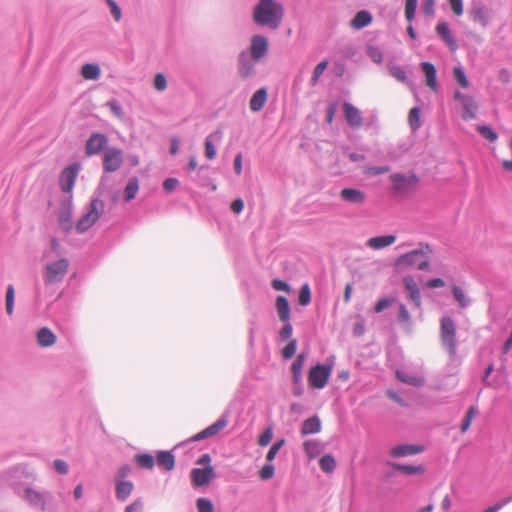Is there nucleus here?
<instances>
[{"mask_svg":"<svg viewBox=\"0 0 512 512\" xmlns=\"http://www.w3.org/2000/svg\"><path fill=\"white\" fill-rule=\"evenodd\" d=\"M285 10L282 3L276 0H259L254 6L252 18L256 25L277 30L284 18Z\"/></svg>","mask_w":512,"mask_h":512,"instance_id":"1","label":"nucleus"},{"mask_svg":"<svg viewBox=\"0 0 512 512\" xmlns=\"http://www.w3.org/2000/svg\"><path fill=\"white\" fill-rule=\"evenodd\" d=\"M431 253L432 248L430 245L420 244L418 249L399 256L394 262V269L399 273L404 272L411 267H415L418 270H426L430 265L429 255Z\"/></svg>","mask_w":512,"mask_h":512,"instance_id":"2","label":"nucleus"},{"mask_svg":"<svg viewBox=\"0 0 512 512\" xmlns=\"http://www.w3.org/2000/svg\"><path fill=\"white\" fill-rule=\"evenodd\" d=\"M104 213V202L99 198H94L85 207L81 216L75 223L77 233H84L92 228Z\"/></svg>","mask_w":512,"mask_h":512,"instance_id":"3","label":"nucleus"},{"mask_svg":"<svg viewBox=\"0 0 512 512\" xmlns=\"http://www.w3.org/2000/svg\"><path fill=\"white\" fill-rule=\"evenodd\" d=\"M440 339L442 346L450 356L456 354V327L450 317H443L441 320Z\"/></svg>","mask_w":512,"mask_h":512,"instance_id":"4","label":"nucleus"},{"mask_svg":"<svg viewBox=\"0 0 512 512\" xmlns=\"http://www.w3.org/2000/svg\"><path fill=\"white\" fill-rule=\"evenodd\" d=\"M69 261L65 258L59 259L45 266L44 279L47 284L61 282L68 272Z\"/></svg>","mask_w":512,"mask_h":512,"instance_id":"5","label":"nucleus"},{"mask_svg":"<svg viewBox=\"0 0 512 512\" xmlns=\"http://www.w3.org/2000/svg\"><path fill=\"white\" fill-rule=\"evenodd\" d=\"M331 374V368L318 364L312 367L308 374V382L311 388L323 389L328 383Z\"/></svg>","mask_w":512,"mask_h":512,"instance_id":"6","label":"nucleus"},{"mask_svg":"<svg viewBox=\"0 0 512 512\" xmlns=\"http://www.w3.org/2000/svg\"><path fill=\"white\" fill-rule=\"evenodd\" d=\"M108 137L100 132H93L86 140L85 154L89 157L104 153L108 148Z\"/></svg>","mask_w":512,"mask_h":512,"instance_id":"7","label":"nucleus"},{"mask_svg":"<svg viewBox=\"0 0 512 512\" xmlns=\"http://www.w3.org/2000/svg\"><path fill=\"white\" fill-rule=\"evenodd\" d=\"M123 163V152L116 147H109L103 153V170L107 173L117 171Z\"/></svg>","mask_w":512,"mask_h":512,"instance_id":"8","label":"nucleus"},{"mask_svg":"<svg viewBox=\"0 0 512 512\" xmlns=\"http://www.w3.org/2000/svg\"><path fill=\"white\" fill-rule=\"evenodd\" d=\"M390 180L393 184L395 192H403L405 190L414 189L418 182V176L409 172L407 174L404 173H394L390 175Z\"/></svg>","mask_w":512,"mask_h":512,"instance_id":"9","label":"nucleus"},{"mask_svg":"<svg viewBox=\"0 0 512 512\" xmlns=\"http://www.w3.org/2000/svg\"><path fill=\"white\" fill-rule=\"evenodd\" d=\"M258 60H254L249 53L244 50L241 51L237 61V73L240 78L248 79L255 75V63Z\"/></svg>","mask_w":512,"mask_h":512,"instance_id":"10","label":"nucleus"},{"mask_svg":"<svg viewBox=\"0 0 512 512\" xmlns=\"http://www.w3.org/2000/svg\"><path fill=\"white\" fill-rule=\"evenodd\" d=\"M80 171V164L74 163L64 168L59 177V184L62 192H71L77 175Z\"/></svg>","mask_w":512,"mask_h":512,"instance_id":"11","label":"nucleus"},{"mask_svg":"<svg viewBox=\"0 0 512 512\" xmlns=\"http://www.w3.org/2000/svg\"><path fill=\"white\" fill-rule=\"evenodd\" d=\"M268 50V40L265 36L256 34L251 37L248 53L254 60L259 61L261 58L265 57L268 53Z\"/></svg>","mask_w":512,"mask_h":512,"instance_id":"12","label":"nucleus"},{"mask_svg":"<svg viewBox=\"0 0 512 512\" xmlns=\"http://www.w3.org/2000/svg\"><path fill=\"white\" fill-rule=\"evenodd\" d=\"M215 478L213 467L194 468L191 471V482L194 487L208 485Z\"/></svg>","mask_w":512,"mask_h":512,"instance_id":"13","label":"nucleus"},{"mask_svg":"<svg viewBox=\"0 0 512 512\" xmlns=\"http://www.w3.org/2000/svg\"><path fill=\"white\" fill-rule=\"evenodd\" d=\"M437 36L447 45L451 51H455L458 48L456 38L453 36L449 24L446 21H439L435 27Z\"/></svg>","mask_w":512,"mask_h":512,"instance_id":"14","label":"nucleus"},{"mask_svg":"<svg viewBox=\"0 0 512 512\" xmlns=\"http://www.w3.org/2000/svg\"><path fill=\"white\" fill-rule=\"evenodd\" d=\"M58 224L64 232L75 230V223L72 219V204L70 201L63 204L58 215Z\"/></svg>","mask_w":512,"mask_h":512,"instance_id":"15","label":"nucleus"},{"mask_svg":"<svg viewBox=\"0 0 512 512\" xmlns=\"http://www.w3.org/2000/svg\"><path fill=\"white\" fill-rule=\"evenodd\" d=\"M342 108L347 124L354 129L360 128L363 121L359 109L349 102H344Z\"/></svg>","mask_w":512,"mask_h":512,"instance_id":"16","label":"nucleus"},{"mask_svg":"<svg viewBox=\"0 0 512 512\" xmlns=\"http://www.w3.org/2000/svg\"><path fill=\"white\" fill-rule=\"evenodd\" d=\"M228 424L227 419L220 418L215 423L195 434L191 439L193 441H200L206 438H210L219 433L222 429H224Z\"/></svg>","mask_w":512,"mask_h":512,"instance_id":"17","label":"nucleus"},{"mask_svg":"<svg viewBox=\"0 0 512 512\" xmlns=\"http://www.w3.org/2000/svg\"><path fill=\"white\" fill-rule=\"evenodd\" d=\"M424 451V447L415 444H401L390 450V455L395 458H401L416 455Z\"/></svg>","mask_w":512,"mask_h":512,"instance_id":"18","label":"nucleus"},{"mask_svg":"<svg viewBox=\"0 0 512 512\" xmlns=\"http://www.w3.org/2000/svg\"><path fill=\"white\" fill-rule=\"evenodd\" d=\"M396 377L399 381L415 387L423 386L425 383L424 377L417 373H411L406 370H397Z\"/></svg>","mask_w":512,"mask_h":512,"instance_id":"19","label":"nucleus"},{"mask_svg":"<svg viewBox=\"0 0 512 512\" xmlns=\"http://www.w3.org/2000/svg\"><path fill=\"white\" fill-rule=\"evenodd\" d=\"M396 241L395 235H381L368 239L366 245L373 250H380L391 246Z\"/></svg>","mask_w":512,"mask_h":512,"instance_id":"20","label":"nucleus"},{"mask_svg":"<svg viewBox=\"0 0 512 512\" xmlns=\"http://www.w3.org/2000/svg\"><path fill=\"white\" fill-rule=\"evenodd\" d=\"M421 70L424 73L426 77V85L436 91L437 90V71L431 62H422L421 63Z\"/></svg>","mask_w":512,"mask_h":512,"instance_id":"21","label":"nucleus"},{"mask_svg":"<svg viewBox=\"0 0 512 512\" xmlns=\"http://www.w3.org/2000/svg\"><path fill=\"white\" fill-rule=\"evenodd\" d=\"M116 498L119 501H126L134 490V484L131 481L116 479Z\"/></svg>","mask_w":512,"mask_h":512,"instance_id":"22","label":"nucleus"},{"mask_svg":"<svg viewBox=\"0 0 512 512\" xmlns=\"http://www.w3.org/2000/svg\"><path fill=\"white\" fill-rule=\"evenodd\" d=\"M404 286L406 290L409 292L410 299L414 302L415 306L420 307L421 305V296L419 288L414 281L413 277L407 276L403 279Z\"/></svg>","mask_w":512,"mask_h":512,"instance_id":"23","label":"nucleus"},{"mask_svg":"<svg viewBox=\"0 0 512 512\" xmlns=\"http://www.w3.org/2000/svg\"><path fill=\"white\" fill-rule=\"evenodd\" d=\"M372 15L367 10H361L356 13L354 18L351 20V27L360 30L366 26H368L372 22Z\"/></svg>","mask_w":512,"mask_h":512,"instance_id":"24","label":"nucleus"},{"mask_svg":"<svg viewBox=\"0 0 512 512\" xmlns=\"http://www.w3.org/2000/svg\"><path fill=\"white\" fill-rule=\"evenodd\" d=\"M267 100V91L265 88L258 89L251 97L250 99V109L253 112L260 111L263 106L265 105V102Z\"/></svg>","mask_w":512,"mask_h":512,"instance_id":"25","label":"nucleus"},{"mask_svg":"<svg viewBox=\"0 0 512 512\" xmlns=\"http://www.w3.org/2000/svg\"><path fill=\"white\" fill-rule=\"evenodd\" d=\"M472 18L483 27H486L490 20V11L484 5H477L472 8Z\"/></svg>","mask_w":512,"mask_h":512,"instance_id":"26","label":"nucleus"},{"mask_svg":"<svg viewBox=\"0 0 512 512\" xmlns=\"http://www.w3.org/2000/svg\"><path fill=\"white\" fill-rule=\"evenodd\" d=\"M275 306L279 319L282 322H288L290 320V306L286 297L278 296L276 298Z\"/></svg>","mask_w":512,"mask_h":512,"instance_id":"27","label":"nucleus"},{"mask_svg":"<svg viewBox=\"0 0 512 512\" xmlns=\"http://www.w3.org/2000/svg\"><path fill=\"white\" fill-rule=\"evenodd\" d=\"M37 342L41 347H50L55 344L56 336L50 329L44 327L37 332Z\"/></svg>","mask_w":512,"mask_h":512,"instance_id":"28","label":"nucleus"},{"mask_svg":"<svg viewBox=\"0 0 512 512\" xmlns=\"http://www.w3.org/2000/svg\"><path fill=\"white\" fill-rule=\"evenodd\" d=\"M321 430V422L317 416H312L306 419L301 428V433L303 435L315 434L320 432Z\"/></svg>","mask_w":512,"mask_h":512,"instance_id":"29","label":"nucleus"},{"mask_svg":"<svg viewBox=\"0 0 512 512\" xmlns=\"http://www.w3.org/2000/svg\"><path fill=\"white\" fill-rule=\"evenodd\" d=\"M157 463L167 471H171L175 466V457L171 452L160 451L157 454Z\"/></svg>","mask_w":512,"mask_h":512,"instance_id":"30","label":"nucleus"},{"mask_svg":"<svg viewBox=\"0 0 512 512\" xmlns=\"http://www.w3.org/2000/svg\"><path fill=\"white\" fill-rule=\"evenodd\" d=\"M478 109L477 103L474 101L472 97H469L468 100L462 103V118L464 120H472L476 117V112Z\"/></svg>","mask_w":512,"mask_h":512,"instance_id":"31","label":"nucleus"},{"mask_svg":"<svg viewBox=\"0 0 512 512\" xmlns=\"http://www.w3.org/2000/svg\"><path fill=\"white\" fill-rule=\"evenodd\" d=\"M25 494L26 499L29 501L30 504L39 508L40 510H45L46 501L41 493L34 491L32 489H26Z\"/></svg>","mask_w":512,"mask_h":512,"instance_id":"32","label":"nucleus"},{"mask_svg":"<svg viewBox=\"0 0 512 512\" xmlns=\"http://www.w3.org/2000/svg\"><path fill=\"white\" fill-rule=\"evenodd\" d=\"M81 75L86 80H97L101 71L97 64L86 63L81 68Z\"/></svg>","mask_w":512,"mask_h":512,"instance_id":"33","label":"nucleus"},{"mask_svg":"<svg viewBox=\"0 0 512 512\" xmlns=\"http://www.w3.org/2000/svg\"><path fill=\"white\" fill-rule=\"evenodd\" d=\"M392 467L399 471V472H402L406 475H417V474H423L424 473V467L419 465V466H413V465H404V464H398V463H395V464H392Z\"/></svg>","mask_w":512,"mask_h":512,"instance_id":"34","label":"nucleus"},{"mask_svg":"<svg viewBox=\"0 0 512 512\" xmlns=\"http://www.w3.org/2000/svg\"><path fill=\"white\" fill-rule=\"evenodd\" d=\"M305 357L303 354L298 355L296 360L291 365L294 383H298L301 380L302 368L304 365Z\"/></svg>","mask_w":512,"mask_h":512,"instance_id":"35","label":"nucleus"},{"mask_svg":"<svg viewBox=\"0 0 512 512\" xmlns=\"http://www.w3.org/2000/svg\"><path fill=\"white\" fill-rule=\"evenodd\" d=\"M319 466L324 472L331 473L336 468V460L331 455H324L319 460Z\"/></svg>","mask_w":512,"mask_h":512,"instance_id":"36","label":"nucleus"},{"mask_svg":"<svg viewBox=\"0 0 512 512\" xmlns=\"http://www.w3.org/2000/svg\"><path fill=\"white\" fill-rule=\"evenodd\" d=\"M476 130L483 138L489 140L490 142H494L498 138V134L489 125H478Z\"/></svg>","mask_w":512,"mask_h":512,"instance_id":"37","label":"nucleus"},{"mask_svg":"<svg viewBox=\"0 0 512 512\" xmlns=\"http://www.w3.org/2000/svg\"><path fill=\"white\" fill-rule=\"evenodd\" d=\"M453 75L457 83L464 89L469 87V80L465 74L464 69L461 66H456L453 69Z\"/></svg>","mask_w":512,"mask_h":512,"instance_id":"38","label":"nucleus"},{"mask_svg":"<svg viewBox=\"0 0 512 512\" xmlns=\"http://www.w3.org/2000/svg\"><path fill=\"white\" fill-rule=\"evenodd\" d=\"M409 125L412 131H416L420 126V108L413 107L409 112Z\"/></svg>","mask_w":512,"mask_h":512,"instance_id":"39","label":"nucleus"},{"mask_svg":"<svg viewBox=\"0 0 512 512\" xmlns=\"http://www.w3.org/2000/svg\"><path fill=\"white\" fill-rule=\"evenodd\" d=\"M327 66H328V61L327 60H323V61L319 62L316 65V67L313 70L312 77H311V84L313 86L318 83L319 78L324 73V71L326 70Z\"/></svg>","mask_w":512,"mask_h":512,"instance_id":"40","label":"nucleus"},{"mask_svg":"<svg viewBox=\"0 0 512 512\" xmlns=\"http://www.w3.org/2000/svg\"><path fill=\"white\" fill-rule=\"evenodd\" d=\"M311 301V291L308 284H304L299 292L298 303L301 306H307Z\"/></svg>","mask_w":512,"mask_h":512,"instance_id":"41","label":"nucleus"},{"mask_svg":"<svg viewBox=\"0 0 512 512\" xmlns=\"http://www.w3.org/2000/svg\"><path fill=\"white\" fill-rule=\"evenodd\" d=\"M137 464L142 468L151 469L154 466V457L150 454H140L136 456Z\"/></svg>","mask_w":512,"mask_h":512,"instance_id":"42","label":"nucleus"},{"mask_svg":"<svg viewBox=\"0 0 512 512\" xmlns=\"http://www.w3.org/2000/svg\"><path fill=\"white\" fill-rule=\"evenodd\" d=\"M389 73L391 76H393L395 79H397L399 82H406L407 76L405 70L399 66V65H390L389 66Z\"/></svg>","mask_w":512,"mask_h":512,"instance_id":"43","label":"nucleus"},{"mask_svg":"<svg viewBox=\"0 0 512 512\" xmlns=\"http://www.w3.org/2000/svg\"><path fill=\"white\" fill-rule=\"evenodd\" d=\"M452 293H453L454 298L456 299V301L459 303V305L462 308H465L468 306L469 300L466 297L464 291L460 287L453 286Z\"/></svg>","mask_w":512,"mask_h":512,"instance_id":"44","label":"nucleus"},{"mask_svg":"<svg viewBox=\"0 0 512 512\" xmlns=\"http://www.w3.org/2000/svg\"><path fill=\"white\" fill-rule=\"evenodd\" d=\"M213 137H214V135L210 134L205 139V156L209 160L214 159L216 157V153H217L216 147L214 146V144L212 142Z\"/></svg>","mask_w":512,"mask_h":512,"instance_id":"45","label":"nucleus"},{"mask_svg":"<svg viewBox=\"0 0 512 512\" xmlns=\"http://www.w3.org/2000/svg\"><path fill=\"white\" fill-rule=\"evenodd\" d=\"M475 414H476V408L473 406L470 407L468 409V411L462 421L461 427H460L462 433H465L469 429Z\"/></svg>","mask_w":512,"mask_h":512,"instance_id":"46","label":"nucleus"},{"mask_svg":"<svg viewBox=\"0 0 512 512\" xmlns=\"http://www.w3.org/2000/svg\"><path fill=\"white\" fill-rule=\"evenodd\" d=\"M196 507L198 512H214L212 502L206 498H199L196 501Z\"/></svg>","mask_w":512,"mask_h":512,"instance_id":"47","label":"nucleus"},{"mask_svg":"<svg viewBox=\"0 0 512 512\" xmlns=\"http://www.w3.org/2000/svg\"><path fill=\"white\" fill-rule=\"evenodd\" d=\"M297 350V341L296 339H292L282 350V357L284 359L292 358Z\"/></svg>","mask_w":512,"mask_h":512,"instance_id":"48","label":"nucleus"},{"mask_svg":"<svg viewBox=\"0 0 512 512\" xmlns=\"http://www.w3.org/2000/svg\"><path fill=\"white\" fill-rule=\"evenodd\" d=\"M303 448L308 456L315 457L318 454L319 443L314 440H309L303 444Z\"/></svg>","mask_w":512,"mask_h":512,"instance_id":"49","label":"nucleus"},{"mask_svg":"<svg viewBox=\"0 0 512 512\" xmlns=\"http://www.w3.org/2000/svg\"><path fill=\"white\" fill-rule=\"evenodd\" d=\"M106 3L110 8V12L114 20L119 22L122 18V11L120 6L114 0H106Z\"/></svg>","mask_w":512,"mask_h":512,"instance_id":"50","label":"nucleus"},{"mask_svg":"<svg viewBox=\"0 0 512 512\" xmlns=\"http://www.w3.org/2000/svg\"><path fill=\"white\" fill-rule=\"evenodd\" d=\"M273 438V428L267 427L265 431L258 438V445L261 447L267 446Z\"/></svg>","mask_w":512,"mask_h":512,"instance_id":"51","label":"nucleus"},{"mask_svg":"<svg viewBox=\"0 0 512 512\" xmlns=\"http://www.w3.org/2000/svg\"><path fill=\"white\" fill-rule=\"evenodd\" d=\"M341 199L350 204H361L365 200L364 194H340Z\"/></svg>","mask_w":512,"mask_h":512,"instance_id":"52","label":"nucleus"},{"mask_svg":"<svg viewBox=\"0 0 512 512\" xmlns=\"http://www.w3.org/2000/svg\"><path fill=\"white\" fill-rule=\"evenodd\" d=\"M367 54L375 63L379 64L383 61V53L378 47L369 46L367 49Z\"/></svg>","mask_w":512,"mask_h":512,"instance_id":"53","label":"nucleus"},{"mask_svg":"<svg viewBox=\"0 0 512 512\" xmlns=\"http://www.w3.org/2000/svg\"><path fill=\"white\" fill-rule=\"evenodd\" d=\"M510 502H512V495L510 496H507L505 498H503L502 500L496 502L495 504H493L492 506L486 508L484 511L482 512H498L500 511L505 505L509 504Z\"/></svg>","mask_w":512,"mask_h":512,"instance_id":"54","label":"nucleus"},{"mask_svg":"<svg viewBox=\"0 0 512 512\" xmlns=\"http://www.w3.org/2000/svg\"><path fill=\"white\" fill-rule=\"evenodd\" d=\"M14 307V288L9 285L6 292V311L9 315L13 313Z\"/></svg>","mask_w":512,"mask_h":512,"instance_id":"55","label":"nucleus"},{"mask_svg":"<svg viewBox=\"0 0 512 512\" xmlns=\"http://www.w3.org/2000/svg\"><path fill=\"white\" fill-rule=\"evenodd\" d=\"M274 466L272 464L264 465L259 471V477L261 480L271 479L274 475Z\"/></svg>","mask_w":512,"mask_h":512,"instance_id":"56","label":"nucleus"},{"mask_svg":"<svg viewBox=\"0 0 512 512\" xmlns=\"http://www.w3.org/2000/svg\"><path fill=\"white\" fill-rule=\"evenodd\" d=\"M154 87L158 91H164L167 87L166 77L162 73H157L154 77Z\"/></svg>","mask_w":512,"mask_h":512,"instance_id":"57","label":"nucleus"},{"mask_svg":"<svg viewBox=\"0 0 512 512\" xmlns=\"http://www.w3.org/2000/svg\"><path fill=\"white\" fill-rule=\"evenodd\" d=\"M394 302H395V300L392 298H383L375 304L374 310L376 313H380L383 310L390 307Z\"/></svg>","mask_w":512,"mask_h":512,"instance_id":"58","label":"nucleus"},{"mask_svg":"<svg viewBox=\"0 0 512 512\" xmlns=\"http://www.w3.org/2000/svg\"><path fill=\"white\" fill-rule=\"evenodd\" d=\"M107 106L110 108V110L115 116L119 118L123 117V109L116 99H112L109 102H107Z\"/></svg>","mask_w":512,"mask_h":512,"instance_id":"59","label":"nucleus"},{"mask_svg":"<svg viewBox=\"0 0 512 512\" xmlns=\"http://www.w3.org/2000/svg\"><path fill=\"white\" fill-rule=\"evenodd\" d=\"M389 171H390V166H388V165L372 166V167H369L367 170L368 174L373 175V176L385 174V173H388Z\"/></svg>","mask_w":512,"mask_h":512,"instance_id":"60","label":"nucleus"},{"mask_svg":"<svg viewBox=\"0 0 512 512\" xmlns=\"http://www.w3.org/2000/svg\"><path fill=\"white\" fill-rule=\"evenodd\" d=\"M284 323H285L284 326L282 327V329L279 332V336L282 340H287L291 337L293 328H292V325L289 323V321L284 322Z\"/></svg>","mask_w":512,"mask_h":512,"instance_id":"61","label":"nucleus"},{"mask_svg":"<svg viewBox=\"0 0 512 512\" xmlns=\"http://www.w3.org/2000/svg\"><path fill=\"white\" fill-rule=\"evenodd\" d=\"M273 289H275L276 291H284V292H287L289 293L290 292V287L289 285L282 281V280H279V279H274L271 283Z\"/></svg>","mask_w":512,"mask_h":512,"instance_id":"62","label":"nucleus"},{"mask_svg":"<svg viewBox=\"0 0 512 512\" xmlns=\"http://www.w3.org/2000/svg\"><path fill=\"white\" fill-rule=\"evenodd\" d=\"M125 512H143V502L137 499L125 508Z\"/></svg>","mask_w":512,"mask_h":512,"instance_id":"63","label":"nucleus"},{"mask_svg":"<svg viewBox=\"0 0 512 512\" xmlns=\"http://www.w3.org/2000/svg\"><path fill=\"white\" fill-rule=\"evenodd\" d=\"M178 185H179L178 179L173 178V177H169V178L165 179L163 182V187L168 192L176 189L178 187Z\"/></svg>","mask_w":512,"mask_h":512,"instance_id":"64","label":"nucleus"}]
</instances>
